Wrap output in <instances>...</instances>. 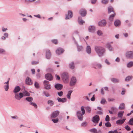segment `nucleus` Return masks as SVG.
I'll list each match as a JSON object with an SVG mask.
<instances>
[{
  "mask_svg": "<svg viewBox=\"0 0 133 133\" xmlns=\"http://www.w3.org/2000/svg\"><path fill=\"white\" fill-rule=\"evenodd\" d=\"M81 110L82 111V114L84 115L85 113V110L84 109L83 106H82L81 107Z\"/></svg>",
  "mask_w": 133,
  "mask_h": 133,
  "instance_id": "nucleus-48",
  "label": "nucleus"
},
{
  "mask_svg": "<svg viewBox=\"0 0 133 133\" xmlns=\"http://www.w3.org/2000/svg\"><path fill=\"white\" fill-rule=\"evenodd\" d=\"M55 87L57 90H60L62 89L63 85L61 84L57 83L55 85Z\"/></svg>",
  "mask_w": 133,
  "mask_h": 133,
  "instance_id": "nucleus-13",
  "label": "nucleus"
},
{
  "mask_svg": "<svg viewBox=\"0 0 133 133\" xmlns=\"http://www.w3.org/2000/svg\"><path fill=\"white\" fill-rule=\"evenodd\" d=\"M90 132L94 133H98V131L96 128H92L90 130Z\"/></svg>",
  "mask_w": 133,
  "mask_h": 133,
  "instance_id": "nucleus-39",
  "label": "nucleus"
},
{
  "mask_svg": "<svg viewBox=\"0 0 133 133\" xmlns=\"http://www.w3.org/2000/svg\"><path fill=\"white\" fill-rule=\"evenodd\" d=\"M116 15L115 13H114V14H112L110 15L109 17V20L110 21H113L114 18Z\"/></svg>",
  "mask_w": 133,
  "mask_h": 133,
  "instance_id": "nucleus-26",
  "label": "nucleus"
},
{
  "mask_svg": "<svg viewBox=\"0 0 133 133\" xmlns=\"http://www.w3.org/2000/svg\"><path fill=\"white\" fill-rule=\"evenodd\" d=\"M88 29L89 32H94L95 30V28L94 25H90L88 27Z\"/></svg>",
  "mask_w": 133,
  "mask_h": 133,
  "instance_id": "nucleus-16",
  "label": "nucleus"
},
{
  "mask_svg": "<svg viewBox=\"0 0 133 133\" xmlns=\"http://www.w3.org/2000/svg\"><path fill=\"white\" fill-rule=\"evenodd\" d=\"M109 1V0H102L101 2L103 4H106L108 3Z\"/></svg>",
  "mask_w": 133,
  "mask_h": 133,
  "instance_id": "nucleus-45",
  "label": "nucleus"
},
{
  "mask_svg": "<svg viewBox=\"0 0 133 133\" xmlns=\"http://www.w3.org/2000/svg\"><path fill=\"white\" fill-rule=\"evenodd\" d=\"M25 99L28 102H31L33 100V98L31 97H28L26 98Z\"/></svg>",
  "mask_w": 133,
  "mask_h": 133,
  "instance_id": "nucleus-37",
  "label": "nucleus"
},
{
  "mask_svg": "<svg viewBox=\"0 0 133 133\" xmlns=\"http://www.w3.org/2000/svg\"><path fill=\"white\" fill-rule=\"evenodd\" d=\"M133 77L132 76H128L125 78V81H128L130 79H131Z\"/></svg>",
  "mask_w": 133,
  "mask_h": 133,
  "instance_id": "nucleus-34",
  "label": "nucleus"
},
{
  "mask_svg": "<svg viewBox=\"0 0 133 133\" xmlns=\"http://www.w3.org/2000/svg\"><path fill=\"white\" fill-rule=\"evenodd\" d=\"M69 67L71 69H73L74 68V62H72L69 65Z\"/></svg>",
  "mask_w": 133,
  "mask_h": 133,
  "instance_id": "nucleus-38",
  "label": "nucleus"
},
{
  "mask_svg": "<svg viewBox=\"0 0 133 133\" xmlns=\"http://www.w3.org/2000/svg\"><path fill=\"white\" fill-rule=\"evenodd\" d=\"M62 77L64 82L67 83L69 81V76L68 73L64 72L63 73L62 75Z\"/></svg>",
  "mask_w": 133,
  "mask_h": 133,
  "instance_id": "nucleus-3",
  "label": "nucleus"
},
{
  "mask_svg": "<svg viewBox=\"0 0 133 133\" xmlns=\"http://www.w3.org/2000/svg\"><path fill=\"white\" fill-rule=\"evenodd\" d=\"M108 12L109 14H110L111 12H112L114 14V13H115L114 10L113 8L111 6H110L108 7Z\"/></svg>",
  "mask_w": 133,
  "mask_h": 133,
  "instance_id": "nucleus-23",
  "label": "nucleus"
},
{
  "mask_svg": "<svg viewBox=\"0 0 133 133\" xmlns=\"http://www.w3.org/2000/svg\"><path fill=\"white\" fill-rule=\"evenodd\" d=\"M124 113V111H120L119 112L118 114V117L120 118H122Z\"/></svg>",
  "mask_w": 133,
  "mask_h": 133,
  "instance_id": "nucleus-27",
  "label": "nucleus"
},
{
  "mask_svg": "<svg viewBox=\"0 0 133 133\" xmlns=\"http://www.w3.org/2000/svg\"><path fill=\"white\" fill-rule=\"evenodd\" d=\"M26 84H27L31 85L32 84V82L31 79L29 77H27L25 80Z\"/></svg>",
  "mask_w": 133,
  "mask_h": 133,
  "instance_id": "nucleus-17",
  "label": "nucleus"
},
{
  "mask_svg": "<svg viewBox=\"0 0 133 133\" xmlns=\"http://www.w3.org/2000/svg\"><path fill=\"white\" fill-rule=\"evenodd\" d=\"M125 119H124L122 120H118L116 122V123L117 125H121L123 124L124 122Z\"/></svg>",
  "mask_w": 133,
  "mask_h": 133,
  "instance_id": "nucleus-21",
  "label": "nucleus"
},
{
  "mask_svg": "<svg viewBox=\"0 0 133 133\" xmlns=\"http://www.w3.org/2000/svg\"><path fill=\"white\" fill-rule=\"evenodd\" d=\"M21 89L20 87L19 86H16L13 90V92L15 94L14 97L15 98L18 100H20L23 97V93L20 92L19 94L18 92Z\"/></svg>",
  "mask_w": 133,
  "mask_h": 133,
  "instance_id": "nucleus-1",
  "label": "nucleus"
},
{
  "mask_svg": "<svg viewBox=\"0 0 133 133\" xmlns=\"http://www.w3.org/2000/svg\"><path fill=\"white\" fill-rule=\"evenodd\" d=\"M76 78L75 77H72L70 82V86H73L75 85L76 83Z\"/></svg>",
  "mask_w": 133,
  "mask_h": 133,
  "instance_id": "nucleus-7",
  "label": "nucleus"
},
{
  "mask_svg": "<svg viewBox=\"0 0 133 133\" xmlns=\"http://www.w3.org/2000/svg\"><path fill=\"white\" fill-rule=\"evenodd\" d=\"M57 94L59 96L61 97L63 95V92L62 91H61L60 92H58Z\"/></svg>",
  "mask_w": 133,
  "mask_h": 133,
  "instance_id": "nucleus-54",
  "label": "nucleus"
},
{
  "mask_svg": "<svg viewBox=\"0 0 133 133\" xmlns=\"http://www.w3.org/2000/svg\"><path fill=\"white\" fill-rule=\"evenodd\" d=\"M95 95H93V97L91 98L90 100L92 101H94L95 100V98L94 97Z\"/></svg>",
  "mask_w": 133,
  "mask_h": 133,
  "instance_id": "nucleus-61",
  "label": "nucleus"
},
{
  "mask_svg": "<svg viewBox=\"0 0 133 133\" xmlns=\"http://www.w3.org/2000/svg\"><path fill=\"white\" fill-rule=\"evenodd\" d=\"M59 112L56 110L53 112L50 115V118L51 119L57 117L59 114Z\"/></svg>",
  "mask_w": 133,
  "mask_h": 133,
  "instance_id": "nucleus-4",
  "label": "nucleus"
},
{
  "mask_svg": "<svg viewBox=\"0 0 133 133\" xmlns=\"http://www.w3.org/2000/svg\"><path fill=\"white\" fill-rule=\"evenodd\" d=\"M125 104L124 103H122L120 104L119 107V109L121 110H122L124 109Z\"/></svg>",
  "mask_w": 133,
  "mask_h": 133,
  "instance_id": "nucleus-30",
  "label": "nucleus"
},
{
  "mask_svg": "<svg viewBox=\"0 0 133 133\" xmlns=\"http://www.w3.org/2000/svg\"><path fill=\"white\" fill-rule=\"evenodd\" d=\"M111 81L112 82L114 83H118L119 82V79L115 78H111Z\"/></svg>",
  "mask_w": 133,
  "mask_h": 133,
  "instance_id": "nucleus-28",
  "label": "nucleus"
},
{
  "mask_svg": "<svg viewBox=\"0 0 133 133\" xmlns=\"http://www.w3.org/2000/svg\"><path fill=\"white\" fill-rule=\"evenodd\" d=\"M86 50L88 54H90L91 52V49L89 45H87L86 48Z\"/></svg>",
  "mask_w": 133,
  "mask_h": 133,
  "instance_id": "nucleus-24",
  "label": "nucleus"
},
{
  "mask_svg": "<svg viewBox=\"0 0 133 133\" xmlns=\"http://www.w3.org/2000/svg\"><path fill=\"white\" fill-rule=\"evenodd\" d=\"M87 124L86 122H84L83 123L81 124V126L82 127H85Z\"/></svg>",
  "mask_w": 133,
  "mask_h": 133,
  "instance_id": "nucleus-55",
  "label": "nucleus"
},
{
  "mask_svg": "<svg viewBox=\"0 0 133 133\" xmlns=\"http://www.w3.org/2000/svg\"><path fill=\"white\" fill-rule=\"evenodd\" d=\"M8 34H4V35L2 37V38L3 40L5 39V38L8 37Z\"/></svg>",
  "mask_w": 133,
  "mask_h": 133,
  "instance_id": "nucleus-49",
  "label": "nucleus"
},
{
  "mask_svg": "<svg viewBox=\"0 0 133 133\" xmlns=\"http://www.w3.org/2000/svg\"><path fill=\"white\" fill-rule=\"evenodd\" d=\"M51 41L53 43L55 44H56L57 43V41L56 39L52 40H51Z\"/></svg>",
  "mask_w": 133,
  "mask_h": 133,
  "instance_id": "nucleus-56",
  "label": "nucleus"
},
{
  "mask_svg": "<svg viewBox=\"0 0 133 133\" xmlns=\"http://www.w3.org/2000/svg\"><path fill=\"white\" fill-rule=\"evenodd\" d=\"M95 49V51L99 57H101L103 55L105 51L104 48L100 46H96Z\"/></svg>",
  "mask_w": 133,
  "mask_h": 133,
  "instance_id": "nucleus-2",
  "label": "nucleus"
},
{
  "mask_svg": "<svg viewBox=\"0 0 133 133\" xmlns=\"http://www.w3.org/2000/svg\"><path fill=\"white\" fill-rule=\"evenodd\" d=\"M96 66L99 69H101L102 67V65L100 64H96Z\"/></svg>",
  "mask_w": 133,
  "mask_h": 133,
  "instance_id": "nucleus-58",
  "label": "nucleus"
},
{
  "mask_svg": "<svg viewBox=\"0 0 133 133\" xmlns=\"http://www.w3.org/2000/svg\"><path fill=\"white\" fill-rule=\"evenodd\" d=\"M48 104L50 106H52L54 104V102L51 100H49L48 101Z\"/></svg>",
  "mask_w": 133,
  "mask_h": 133,
  "instance_id": "nucleus-31",
  "label": "nucleus"
},
{
  "mask_svg": "<svg viewBox=\"0 0 133 133\" xmlns=\"http://www.w3.org/2000/svg\"><path fill=\"white\" fill-rule=\"evenodd\" d=\"M34 86L37 89H38L39 88V84L37 82H35L34 83Z\"/></svg>",
  "mask_w": 133,
  "mask_h": 133,
  "instance_id": "nucleus-41",
  "label": "nucleus"
},
{
  "mask_svg": "<svg viewBox=\"0 0 133 133\" xmlns=\"http://www.w3.org/2000/svg\"><path fill=\"white\" fill-rule=\"evenodd\" d=\"M78 22L79 24L81 25H82L85 22L82 19V18L81 17H79L78 18Z\"/></svg>",
  "mask_w": 133,
  "mask_h": 133,
  "instance_id": "nucleus-25",
  "label": "nucleus"
},
{
  "mask_svg": "<svg viewBox=\"0 0 133 133\" xmlns=\"http://www.w3.org/2000/svg\"><path fill=\"white\" fill-rule=\"evenodd\" d=\"M46 79L50 81L52 79V76L50 74H47L45 75Z\"/></svg>",
  "mask_w": 133,
  "mask_h": 133,
  "instance_id": "nucleus-15",
  "label": "nucleus"
},
{
  "mask_svg": "<svg viewBox=\"0 0 133 133\" xmlns=\"http://www.w3.org/2000/svg\"><path fill=\"white\" fill-rule=\"evenodd\" d=\"M8 30V29L7 28H4L3 27H2V31L3 32H5L6 31Z\"/></svg>",
  "mask_w": 133,
  "mask_h": 133,
  "instance_id": "nucleus-63",
  "label": "nucleus"
},
{
  "mask_svg": "<svg viewBox=\"0 0 133 133\" xmlns=\"http://www.w3.org/2000/svg\"><path fill=\"white\" fill-rule=\"evenodd\" d=\"M111 110L113 111H117V109L116 107H112L111 108Z\"/></svg>",
  "mask_w": 133,
  "mask_h": 133,
  "instance_id": "nucleus-52",
  "label": "nucleus"
},
{
  "mask_svg": "<svg viewBox=\"0 0 133 133\" xmlns=\"http://www.w3.org/2000/svg\"><path fill=\"white\" fill-rule=\"evenodd\" d=\"M73 14L72 11H71L69 10L68 11V14L66 15L65 19H68L71 18Z\"/></svg>",
  "mask_w": 133,
  "mask_h": 133,
  "instance_id": "nucleus-8",
  "label": "nucleus"
},
{
  "mask_svg": "<svg viewBox=\"0 0 133 133\" xmlns=\"http://www.w3.org/2000/svg\"><path fill=\"white\" fill-rule=\"evenodd\" d=\"M79 13L82 17L85 16L87 14L86 10L84 9H81L79 11Z\"/></svg>",
  "mask_w": 133,
  "mask_h": 133,
  "instance_id": "nucleus-10",
  "label": "nucleus"
},
{
  "mask_svg": "<svg viewBox=\"0 0 133 133\" xmlns=\"http://www.w3.org/2000/svg\"><path fill=\"white\" fill-rule=\"evenodd\" d=\"M107 21L105 19H103L99 21L98 23V25L100 26H104L107 24Z\"/></svg>",
  "mask_w": 133,
  "mask_h": 133,
  "instance_id": "nucleus-6",
  "label": "nucleus"
},
{
  "mask_svg": "<svg viewBox=\"0 0 133 133\" xmlns=\"http://www.w3.org/2000/svg\"><path fill=\"white\" fill-rule=\"evenodd\" d=\"M49 82L47 81H44L43 84L44 86V88L46 90H49L51 89L50 84H49Z\"/></svg>",
  "mask_w": 133,
  "mask_h": 133,
  "instance_id": "nucleus-5",
  "label": "nucleus"
},
{
  "mask_svg": "<svg viewBox=\"0 0 133 133\" xmlns=\"http://www.w3.org/2000/svg\"><path fill=\"white\" fill-rule=\"evenodd\" d=\"M23 93V96H28L30 95V94L27 92L26 91H25Z\"/></svg>",
  "mask_w": 133,
  "mask_h": 133,
  "instance_id": "nucleus-35",
  "label": "nucleus"
},
{
  "mask_svg": "<svg viewBox=\"0 0 133 133\" xmlns=\"http://www.w3.org/2000/svg\"><path fill=\"white\" fill-rule=\"evenodd\" d=\"M64 50L61 48H58L56 51V52L57 54L59 55L62 54Z\"/></svg>",
  "mask_w": 133,
  "mask_h": 133,
  "instance_id": "nucleus-18",
  "label": "nucleus"
},
{
  "mask_svg": "<svg viewBox=\"0 0 133 133\" xmlns=\"http://www.w3.org/2000/svg\"><path fill=\"white\" fill-rule=\"evenodd\" d=\"M11 117L12 118L14 119H18V117L17 116H11Z\"/></svg>",
  "mask_w": 133,
  "mask_h": 133,
  "instance_id": "nucleus-59",
  "label": "nucleus"
},
{
  "mask_svg": "<svg viewBox=\"0 0 133 133\" xmlns=\"http://www.w3.org/2000/svg\"><path fill=\"white\" fill-rule=\"evenodd\" d=\"M4 88L5 91H8L9 88V85L8 84V85H4Z\"/></svg>",
  "mask_w": 133,
  "mask_h": 133,
  "instance_id": "nucleus-42",
  "label": "nucleus"
},
{
  "mask_svg": "<svg viewBox=\"0 0 133 133\" xmlns=\"http://www.w3.org/2000/svg\"><path fill=\"white\" fill-rule=\"evenodd\" d=\"M5 50L1 48H0V54H2L3 53L5 52Z\"/></svg>",
  "mask_w": 133,
  "mask_h": 133,
  "instance_id": "nucleus-57",
  "label": "nucleus"
},
{
  "mask_svg": "<svg viewBox=\"0 0 133 133\" xmlns=\"http://www.w3.org/2000/svg\"><path fill=\"white\" fill-rule=\"evenodd\" d=\"M55 76L56 77V79L57 80H59L60 79V78L58 75H56Z\"/></svg>",
  "mask_w": 133,
  "mask_h": 133,
  "instance_id": "nucleus-64",
  "label": "nucleus"
},
{
  "mask_svg": "<svg viewBox=\"0 0 133 133\" xmlns=\"http://www.w3.org/2000/svg\"><path fill=\"white\" fill-rule=\"evenodd\" d=\"M126 56L128 58H133V53L132 51H131L127 52L126 53Z\"/></svg>",
  "mask_w": 133,
  "mask_h": 133,
  "instance_id": "nucleus-14",
  "label": "nucleus"
},
{
  "mask_svg": "<svg viewBox=\"0 0 133 133\" xmlns=\"http://www.w3.org/2000/svg\"><path fill=\"white\" fill-rule=\"evenodd\" d=\"M83 115L81 114V111H77V115L78 119L80 121L83 120V117L82 116Z\"/></svg>",
  "mask_w": 133,
  "mask_h": 133,
  "instance_id": "nucleus-11",
  "label": "nucleus"
},
{
  "mask_svg": "<svg viewBox=\"0 0 133 133\" xmlns=\"http://www.w3.org/2000/svg\"><path fill=\"white\" fill-rule=\"evenodd\" d=\"M124 128L128 131H130L131 130V128L128 125L126 126Z\"/></svg>",
  "mask_w": 133,
  "mask_h": 133,
  "instance_id": "nucleus-53",
  "label": "nucleus"
},
{
  "mask_svg": "<svg viewBox=\"0 0 133 133\" xmlns=\"http://www.w3.org/2000/svg\"><path fill=\"white\" fill-rule=\"evenodd\" d=\"M107 48L110 51H112V48L109 43H107Z\"/></svg>",
  "mask_w": 133,
  "mask_h": 133,
  "instance_id": "nucleus-32",
  "label": "nucleus"
},
{
  "mask_svg": "<svg viewBox=\"0 0 133 133\" xmlns=\"http://www.w3.org/2000/svg\"><path fill=\"white\" fill-rule=\"evenodd\" d=\"M128 124L130 125H133V118H131L128 122Z\"/></svg>",
  "mask_w": 133,
  "mask_h": 133,
  "instance_id": "nucleus-47",
  "label": "nucleus"
},
{
  "mask_svg": "<svg viewBox=\"0 0 133 133\" xmlns=\"http://www.w3.org/2000/svg\"><path fill=\"white\" fill-rule=\"evenodd\" d=\"M58 118H57L56 119H53V118H52L51 119L52 121L54 123H57L58 122Z\"/></svg>",
  "mask_w": 133,
  "mask_h": 133,
  "instance_id": "nucleus-44",
  "label": "nucleus"
},
{
  "mask_svg": "<svg viewBox=\"0 0 133 133\" xmlns=\"http://www.w3.org/2000/svg\"><path fill=\"white\" fill-rule=\"evenodd\" d=\"M100 103L101 104L104 105L107 103V101L105 99L102 98L101 99Z\"/></svg>",
  "mask_w": 133,
  "mask_h": 133,
  "instance_id": "nucleus-40",
  "label": "nucleus"
},
{
  "mask_svg": "<svg viewBox=\"0 0 133 133\" xmlns=\"http://www.w3.org/2000/svg\"><path fill=\"white\" fill-rule=\"evenodd\" d=\"M51 53L49 50H47L46 51V58L49 59L51 56Z\"/></svg>",
  "mask_w": 133,
  "mask_h": 133,
  "instance_id": "nucleus-19",
  "label": "nucleus"
},
{
  "mask_svg": "<svg viewBox=\"0 0 133 133\" xmlns=\"http://www.w3.org/2000/svg\"><path fill=\"white\" fill-rule=\"evenodd\" d=\"M105 126L107 127H109L111 126V125L110 123L109 122H107L105 124Z\"/></svg>",
  "mask_w": 133,
  "mask_h": 133,
  "instance_id": "nucleus-43",
  "label": "nucleus"
},
{
  "mask_svg": "<svg viewBox=\"0 0 133 133\" xmlns=\"http://www.w3.org/2000/svg\"><path fill=\"white\" fill-rule=\"evenodd\" d=\"M73 39L75 41V43L76 45L78 51L79 52L82 51L83 49V47L81 45H79L77 43L75 40L74 38L73 37Z\"/></svg>",
  "mask_w": 133,
  "mask_h": 133,
  "instance_id": "nucleus-12",
  "label": "nucleus"
},
{
  "mask_svg": "<svg viewBox=\"0 0 133 133\" xmlns=\"http://www.w3.org/2000/svg\"><path fill=\"white\" fill-rule=\"evenodd\" d=\"M72 92V90H70L68 91V94L66 95V97L68 99H70V96Z\"/></svg>",
  "mask_w": 133,
  "mask_h": 133,
  "instance_id": "nucleus-29",
  "label": "nucleus"
},
{
  "mask_svg": "<svg viewBox=\"0 0 133 133\" xmlns=\"http://www.w3.org/2000/svg\"><path fill=\"white\" fill-rule=\"evenodd\" d=\"M57 100L59 102L64 103L66 101L67 99L65 98H61L59 97H58Z\"/></svg>",
  "mask_w": 133,
  "mask_h": 133,
  "instance_id": "nucleus-22",
  "label": "nucleus"
},
{
  "mask_svg": "<svg viewBox=\"0 0 133 133\" xmlns=\"http://www.w3.org/2000/svg\"><path fill=\"white\" fill-rule=\"evenodd\" d=\"M105 121L107 122H109L110 121V117L108 115L106 116L105 118Z\"/></svg>",
  "mask_w": 133,
  "mask_h": 133,
  "instance_id": "nucleus-51",
  "label": "nucleus"
},
{
  "mask_svg": "<svg viewBox=\"0 0 133 133\" xmlns=\"http://www.w3.org/2000/svg\"><path fill=\"white\" fill-rule=\"evenodd\" d=\"M99 118L98 115H96L94 116L93 118L92 121L93 122L97 123L99 120Z\"/></svg>",
  "mask_w": 133,
  "mask_h": 133,
  "instance_id": "nucleus-9",
  "label": "nucleus"
},
{
  "mask_svg": "<svg viewBox=\"0 0 133 133\" xmlns=\"http://www.w3.org/2000/svg\"><path fill=\"white\" fill-rule=\"evenodd\" d=\"M97 0H91V2L92 4H95Z\"/></svg>",
  "mask_w": 133,
  "mask_h": 133,
  "instance_id": "nucleus-60",
  "label": "nucleus"
},
{
  "mask_svg": "<svg viewBox=\"0 0 133 133\" xmlns=\"http://www.w3.org/2000/svg\"><path fill=\"white\" fill-rule=\"evenodd\" d=\"M133 66V62H130L128 64L127 66L128 68H131Z\"/></svg>",
  "mask_w": 133,
  "mask_h": 133,
  "instance_id": "nucleus-36",
  "label": "nucleus"
},
{
  "mask_svg": "<svg viewBox=\"0 0 133 133\" xmlns=\"http://www.w3.org/2000/svg\"><path fill=\"white\" fill-rule=\"evenodd\" d=\"M43 93L44 94L45 96L47 97H49L50 96L48 92H46V91H44L43 92Z\"/></svg>",
  "mask_w": 133,
  "mask_h": 133,
  "instance_id": "nucleus-50",
  "label": "nucleus"
},
{
  "mask_svg": "<svg viewBox=\"0 0 133 133\" xmlns=\"http://www.w3.org/2000/svg\"><path fill=\"white\" fill-rule=\"evenodd\" d=\"M85 109L86 111L89 113L91 112V108L89 107H85Z\"/></svg>",
  "mask_w": 133,
  "mask_h": 133,
  "instance_id": "nucleus-33",
  "label": "nucleus"
},
{
  "mask_svg": "<svg viewBox=\"0 0 133 133\" xmlns=\"http://www.w3.org/2000/svg\"><path fill=\"white\" fill-rule=\"evenodd\" d=\"M29 104L34 107L35 108H37V105L34 102H30Z\"/></svg>",
  "mask_w": 133,
  "mask_h": 133,
  "instance_id": "nucleus-46",
  "label": "nucleus"
},
{
  "mask_svg": "<svg viewBox=\"0 0 133 133\" xmlns=\"http://www.w3.org/2000/svg\"><path fill=\"white\" fill-rule=\"evenodd\" d=\"M101 93L102 95H104V91L103 88H102L101 90Z\"/></svg>",
  "mask_w": 133,
  "mask_h": 133,
  "instance_id": "nucleus-62",
  "label": "nucleus"
},
{
  "mask_svg": "<svg viewBox=\"0 0 133 133\" xmlns=\"http://www.w3.org/2000/svg\"><path fill=\"white\" fill-rule=\"evenodd\" d=\"M114 25L116 26H119L120 25L121 23L120 20L118 19H116L114 22Z\"/></svg>",
  "mask_w": 133,
  "mask_h": 133,
  "instance_id": "nucleus-20",
  "label": "nucleus"
}]
</instances>
